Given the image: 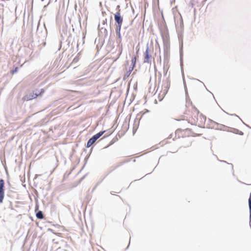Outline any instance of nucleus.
Here are the masks:
<instances>
[{"label":"nucleus","mask_w":251,"mask_h":251,"mask_svg":"<svg viewBox=\"0 0 251 251\" xmlns=\"http://www.w3.org/2000/svg\"><path fill=\"white\" fill-rule=\"evenodd\" d=\"M38 96V95L37 94H35V96H32V97L31 98H29V100H31V99H34V98H35L37 97V96Z\"/></svg>","instance_id":"nucleus-12"},{"label":"nucleus","mask_w":251,"mask_h":251,"mask_svg":"<svg viewBox=\"0 0 251 251\" xmlns=\"http://www.w3.org/2000/svg\"><path fill=\"white\" fill-rule=\"evenodd\" d=\"M114 19L117 23L116 32L118 35L119 37L121 36V29L122 27V24L123 22V18L121 16L120 9H119L118 11L114 15Z\"/></svg>","instance_id":"nucleus-1"},{"label":"nucleus","mask_w":251,"mask_h":251,"mask_svg":"<svg viewBox=\"0 0 251 251\" xmlns=\"http://www.w3.org/2000/svg\"><path fill=\"white\" fill-rule=\"evenodd\" d=\"M151 51L150 50V49L149 47H147L145 54H144V63H148V64H151Z\"/></svg>","instance_id":"nucleus-6"},{"label":"nucleus","mask_w":251,"mask_h":251,"mask_svg":"<svg viewBox=\"0 0 251 251\" xmlns=\"http://www.w3.org/2000/svg\"><path fill=\"white\" fill-rule=\"evenodd\" d=\"M17 72V69L15 70V71H13L12 74H14L15 72Z\"/></svg>","instance_id":"nucleus-13"},{"label":"nucleus","mask_w":251,"mask_h":251,"mask_svg":"<svg viewBox=\"0 0 251 251\" xmlns=\"http://www.w3.org/2000/svg\"><path fill=\"white\" fill-rule=\"evenodd\" d=\"M175 134L176 136L178 138H185L192 136L193 132L189 128L184 129H178L176 131Z\"/></svg>","instance_id":"nucleus-2"},{"label":"nucleus","mask_w":251,"mask_h":251,"mask_svg":"<svg viewBox=\"0 0 251 251\" xmlns=\"http://www.w3.org/2000/svg\"><path fill=\"white\" fill-rule=\"evenodd\" d=\"M250 219H251V208L250 209Z\"/></svg>","instance_id":"nucleus-14"},{"label":"nucleus","mask_w":251,"mask_h":251,"mask_svg":"<svg viewBox=\"0 0 251 251\" xmlns=\"http://www.w3.org/2000/svg\"><path fill=\"white\" fill-rule=\"evenodd\" d=\"M249 208L251 209V198L249 200Z\"/></svg>","instance_id":"nucleus-11"},{"label":"nucleus","mask_w":251,"mask_h":251,"mask_svg":"<svg viewBox=\"0 0 251 251\" xmlns=\"http://www.w3.org/2000/svg\"><path fill=\"white\" fill-rule=\"evenodd\" d=\"M104 132L105 131H100L94 135L92 138H91L87 142V147H90L96 142V141L104 133Z\"/></svg>","instance_id":"nucleus-5"},{"label":"nucleus","mask_w":251,"mask_h":251,"mask_svg":"<svg viewBox=\"0 0 251 251\" xmlns=\"http://www.w3.org/2000/svg\"><path fill=\"white\" fill-rule=\"evenodd\" d=\"M191 144H192L191 140H188L187 141V143L186 144L184 145V148L189 147L191 145Z\"/></svg>","instance_id":"nucleus-10"},{"label":"nucleus","mask_w":251,"mask_h":251,"mask_svg":"<svg viewBox=\"0 0 251 251\" xmlns=\"http://www.w3.org/2000/svg\"><path fill=\"white\" fill-rule=\"evenodd\" d=\"M137 58V56H135L131 58V65L132 66V70H133V68L135 67V64L136 63Z\"/></svg>","instance_id":"nucleus-8"},{"label":"nucleus","mask_w":251,"mask_h":251,"mask_svg":"<svg viewBox=\"0 0 251 251\" xmlns=\"http://www.w3.org/2000/svg\"><path fill=\"white\" fill-rule=\"evenodd\" d=\"M206 118L201 114H197V120L192 122V124L199 126H203L205 123Z\"/></svg>","instance_id":"nucleus-3"},{"label":"nucleus","mask_w":251,"mask_h":251,"mask_svg":"<svg viewBox=\"0 0 251 251\" xmlns=\"http://www.w3.org/2000/svg\"><path fill=\"white\" fill-rule=\"evenodd\" d=\"M170 83L167 82L163 84L162 86V90L159 94V97L160 98V100H162L164 98L165 96L167 93L168 90L170 88Z\"/></svg>","instance_id":"nucleus-4"},{"label":"nucleus","mask_w":251,"mask_h":251,"mask_svg":"<svg viewBox=\"0 0 251 251\" xmlns=\"http://www.w3.org/2000/svg\"><path fill=\"white\" fill-rule=\"evenodd\" d=\"M4 181L2 179H0V203L3 202L4 197Z\"/></svg>","instance_id":"nucleus-7"},{"label":"nucleus","mask_w":251,"mask_h":251,"mask_svg":"<svg viewBox=\"0 0 251 251\" xmlns=\"http://www.w3.org/2000/svg\"><path fill=\"white\" fill-rule=\"evenodd\" d=\"M36 217L39 219H42L44 218V216L41 211H39L36 214Z\"/></svg>","instance_id":"nucleus-9"}]
</instances>
